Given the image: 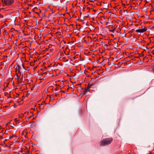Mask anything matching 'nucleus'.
I'll return each mask as SVG.
<instances>
[{
    "mask_svg": "<svg viewBox=\"0 0 154 154\" xmlns=\"http://www.w3.org/2000/svg\"><path fill=\"white\" fill-rule=\"evenodd\" d=\"M115 31V29H110V30H109V32H114Z\"/></svg>",
    "mask_w": 154,
    "mask_h": 154,
    "instance_id": "nucleus-5",
    "label": "nucleus"
},
{
    "mask_svg": "<svg viewBox=\"0 0 154 154\" xmlns=\"http://www.w3.org/2000/svg\"><path fill=\"white\" fill-rule=\"evenodd\" d=\"M112 140V138H107L103 139L100 142L101 146H105L110 144Z\"/></svg>",
    "mask_w": 154,
    "mask_h": 154,
    "instance_id": "nucleus-1",
    "label": "nucleus"
},
{
    "mask_svg": "<svg viewBox=\"0 0 154 154\" xmlns=\"http://www.w3.org/2000/svg\"><path fill=\"white\" fill-rule=\"evenodd\" d=\"M147 30V29L145 27L144 29H138L136 30V32L137 33H143Z\"/></svg>",
    "mask_w": 154,
    "mask_h": 154,
    "instance_id": "nucleus-4",
    "label": "nucleus"
},
{
    "mask_svg": "<svg viewBox=\"0 0 154 154\" xmlns=\"http://www.w3.org/2000/svg\"><path fill=\"white\" fill-rule=\"evenodd\" d=\"M25 70L24 66L22 64L21 66L17 65L16 68V73L17 74V72L20 73L22 71V69Z\"/></svg>",
    "mask_w": 154,
    "mask_h": 154,
    "instance_id": "nucleus-2",
    "label": "nucleus"
},
{
    "mask_svg": "<svg viewBox=\"0 0 154 154\" xmlns=\"http://www.w3.org/2000/svg\"><path fill=\"white\" fill-rule=\"evenodd\" d=\"M90 88V87L89 86H88L86 88L87 91H89L88 89Z\"/></svg>",
    "mask_w": 154,
    "mask_h": 154,
    "instance_id": "nucleus-6",
    "label": "nucleus"
},
{
    "mask_svg": "<svg viewBox=\"0 0 154 154\" xmlns=\"http://www.w3.org/2000/svg\"><path fill=\"white\" fill-rule=\"evenodd\" d=\"M12 138H13L12 137V136H9V139H11Z\"/></svg>",
    "mask_w": 154,
    "mask_h": 154,
    "instance_id": "nucleus-8",
    "label": "nucleus"
},
{
    "mask_svg": "<svg viewBox=\"0 0 154 154\" xmlns=\"http://www.w3.org/2000/svg\"><path fill=\"white\" fill-rule=\"evenodd\" d=\"M14 2V0H4L3 5L4 6H10L12 5Z\"/></svg>",
    "mask_w": 154,
    "mask_h": 154,
    "instance_id": "nucleus-3",
    "label": "nucleus"
},
{
    "mask_svg": "<svg viewBox=\"0 0 154 154\" xmlns=\"http://www.w3.org/2000/svg\"><path fill=\"white\" fill-rule=\"evenodd\" d=\"M15 119V121H16V120H17L16 119Z\"/></svg>",
    "mask_w": 154,
    "mask_h": 154,
    "instance_id": "nucleus-9",
    "label": "nucleus"
},
{
    "mask_svg": "<svg viewBox=\"0 0 154 154\" xmlns=\"http://www.w3.org/2000/svg\"><path fill=\"white\" fill-rule=\"evenodd\" d=\"M28 154L27 153H24V154Z\"/></svg>",
    "mask_w": 154,
    "mask_h": 154,
    "instance_id": "nucleus-10",
    "label": "nucleus"
},
{
    "mask_svg": "<svg viewBox=\"0 0 154 154\" xmlns=\"http://www.w3.org/2000/svg\"><path fill=\"white\" fill-rule=\"evenodd\" d=\"M12 137H16V135L15 134H13L12 136Z\"/></svg>",
    "mask_w": 154,
    "mask_h": 154,
    "instance_id": "nucleus-7",
    "label": "nucleus"
}]
</instances>
